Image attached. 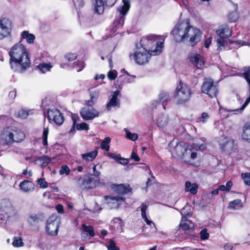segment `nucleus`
I'll return each mask as SVG.
<instances>
[{
    "label": "nucleus",
    "mask_w": 250,
    "mask_h": 250,
    "mask_svg": "<svg viewBox=\"0 0 250 250\" xmlns=\"http://www.w3.org/2000/svg\"><path fill=\"white\" fill-rule=\"evenodd\" d=\"M171 33L176 42H187L192 46L200 41L202 35V31L191 25L188 19L179 21Z\"/></svg>",
    "instance_id": "f257e3e1"
},
{
    "label": "nucleus",
    "mask_w": 250,
    "mask_h": 250,
    "mask_svg": "<svg viewBox=\"0 0 250 250\" xmlns=\"http://www.w3.org/2000/svg\"><path fill=\"white\" fill-rule=\"evenodd\" d=\"M9 55L11 68L14 71L22 72L30 67L31 62L28 54L21 41L11 48Z\"/></svg>",
    "instance_id": "f03ea898"
},
{
    "label": "nucleus",
    "mask_w": 250,
    "mask_h": 250,
    "mask_svg": "<svg viewBox=\"0 0 250 250\" xmlns=\"http://www.w3.org/2000/svg\"><path fill=\"white\" fill-rule=\"evenodd\" d=\"M158 39L159 37L156 35H149L144 37L140 41L141 47H145L147 51L152 53L153 55H158L161 53L164 43V41L154 43Z\"/></svg>",
    "instance_id": "7ed1b4c3"
},
{
    "label": "nucleus",
    "mask_w": 250,
    "mask_h": 250,
    "mask_svg": "<svg viewBox=\"0 0 250 250\" xmlns=\"http://www.w3.org/2000/svg\"><path fill=\"white\" fill-rule=\"evenodd\" d=\"M191 95L190 88L185 83L180 82L175 90V98L176 99V104H183L188 101Z\"/></svg>",
    "instance_id": "20e7f679"
},
{
    "label": "nucleus",
    "mask_w": 250,
    "mask_h": 250,
    "mask_svg": "<svg viewBox=\"0 0 250 250\" xmlns=\"http://www.w3.org/2000/svg\"><path fill=\"white\" fill-rule=\"evenodd\" d=\"M122 1L123 3V5L117 8V11L119 14L118 17H116L113 23L114 27L113 30L114 32H115L117 29L123 27L125 16L128 13L130 7L129 0H123Z\"/></svg>",
    "instance_id": "39448f33"
},
{
    "label": "nucleus",
    "mask_w": 250,
    "mask_h": 250,
    "mask_svg": "<svg viewBox=\"0 0 250 250\" xmlns=\"http://www.w3.org/2000/svg\"><path fill=\"white\" fill-rule=\"evenodd\" d=\"M153 54L147 51L145 47H137L134 52L130 55L135 62L139 65H143L147 63Z\"/></svg>",
    "instance_id": "423d86ee"
},
{
    "label": "nucleus",
    "mask_w": 250,
    "mask_h": 250,
    "mask_svg": "<svg viewBox=\"0 0 250 250\" xmlns=\"http://www.w3.org/2000/svg\"><path fill=\"white\" fill-rule=\"evenodd\" d=\"M202 91L210 97L213 98L217 95L218 92L217 86L210 78L205 79L201 87Z\"/></svg>",
    "instance_id": "0eeeda50"
},
{
    "label": "nucleus",
    "mask_w": 250,
    "mask_h": 250,
    "mask_svg": "<svg viewBox=\"0 0 250 250\" xmlns=\"http://www.w3.org/2000/svg\"><path fill=\"white\" fill-rule=\"evenodd\" d=\"M60 224V219L56 215L50 216L46 222V230L47 233L50 235H57Z\"/></svg>",
    "instance_id": "6e6552de"
},
{
    "label": "nucleus",
    "mask_w": 250,
    "mask_h": 250,
    "mask_svg": "<svg viewBox=\"0 0 250 250\" xmlns=\"http://www.w3.org/2000/svg\"><path fill=\"white\" fill-rule=\"evenodd\" d=\"M11 21L7 18L0 20V40L8 37L11 32Z\"/></svg>",
    "instance_id": "1a4fd4ad"
},
{
    "label": "nucleus",
    "mask_w": 250,
    "mask_h": 250,
    "mask_svg": "<svg viewBox=\"0 0 250 250\" xmlns=\"http://www.w3.org/2000/svg\"><path fill=\"white\" fill-rule=\"evenodd\" d=\"M170 151L174 156L184 157L185 154H189L190 149L188 148L187 144L184 143H180L173 147H170Z\"/></svg>",
    "instance_id": "9d476101"
},
{
    "label": "nucleus",
    "mask_w": 250,
    "mask_h": 250,
    "mask_svg": "<svg viewBox=\"0 0 250 250\" xmlns=\"http://www.w3.org/2000/svg\"><path fill=\"white\" fill-rule=\"evenodd\" d=\"M80 114L83 120H91L99 116V112L95 108L84 107L81 109Z\"/></svg>",
    "instance_id": "9b49d317"
},
{
    "label": "nucleus",
    "mask_w": 250,
    "mask_h": 250,
    "mask_svg": "<svg viewBox=\"0 0 250 250\" xmlns=\"http://www.w3.org/2000/svg\"><path fill=\"white\" fill-rule=\"evenodd\" d=\"M47 114L48 119L49 121H53L58 125H61L63 123V117L59 110L56 108L49 109Z\"/></svg>",
    "instance_id": "f8f14e48"
},
{
    "label": "nucleus",
    "mask_w": 250,
    "mask_h": 250,
    "mask_svg": "<svg viewBox=\"0 0 250 250\" xmlns=\"http://www.w3.org/2000/svg\"><path fill=\"white\" fill-rule=\"evenodd\" d=\"M190 62L198 69L204 67L205 61L203 57L198 54H191L189 55Z\"/></svg>",
    "instance_id": "ddd939ff"
},
{
    "label": "nucleus",
    "mask_w": 250,
    "mask_h": 250,
    "mask_svg": "<svg viewBox=\"0 0 250 250\" xmlns=\"http://www.w3.org/2000/svg\"><path fill=\"white\" fill-rule=\"evenodd\" d=\"M1 211L10 217L15 213V211L9 200H3L1 203Z\"/></svg>",
    "instance_id": "4468645a"
},
{
    "label": "nucleus",
    "mask_w": 250,
    "mask_h": 250,
    "mask_svg": "<svg viewBox=\"0 0 250 250\" xmlns=\"http://www.w3.org/2000/svg\"><path fill=\"white\" fill-rule=\"evenodd\" d=\"M119 93L120 92L118 90L113 92L111 98L106 105V108L108 111H110L112 108L119 107L120 106V100L118 99Z\"/></svg>",
    "instance_id": "2eb2a0df"
},
{
    "label": "nucleus",
    "mask_w": 250,
    "mask_h": 250,
    "mask_svg": "<svg viewBox=\"0 0 250 250\" xmlns=\"http://www.w3.org/2000/svg\"><path fill=\"white\" fill-rule=\"evenodd\" d=\"M104 199L105 201V203L107 204L110 208H118L120 204V201L123 200V198L121 196H105Z\"/></svg>",
    "instance_id": "dca6fc26"
},
{
    "label": "nucleus",
    "mask_w": 250,
    "mask_h": 250,
    "mask_svg": "<svg viewBox=\"0 0 250 250\" xmlns=\"http://www.w3.org/2000/svg\"><path fill=\"white\" fill-rule=\"evenodd\" d=\"M219 142L221 149L222 150L229 151L233 148L234 142L232 140L228 139L223 136L220 138Z\"/></svg>",
    "instance_id": "f3484780"
},
{
    "label": "nucleus",
    "mask_w": 250,
    "mask_h": 250,
    "mask_svg": "<svg viewBox=\"0 0 250 250\" xmlns=\"http://www.w3.org/2000/svg\"><path fill=\"white\" fill-rule=\"evenodd\" d=\"M219 142L221 149L222 150L229 151L233 148L234 142L232 140L228 139L223 136L220 138Z\"/></svg>",
    "instance_id": "a211bd4d"
},
{
    "label": "nucleus",
    "mask_w": 250,
    "mask_h": 250,
    "mask_svg": "<svg viewBox=\"0 0 250 250\" xmlns=\"http://www.w3.org/2000/svg\"><path fill=\"white\" fill-rule=\"evenodd\" d=\"M0 143L3 145H8L14 142L13 135L9 131H3L0 136Z\"/></svg>",
    "instance_id": "6ab92c4d"
},
{
    "label": "nucleus",
    "mask_w": 250,
    "mask_h": 250,
    "mask_svg": "<svg viewBox=\"0 0 250 250\" xmlns=\"http://www.w3.org/2000/svg\"><path fill=\"white\" fill-rule=\"evenodd\" d=\"M100 91L99 89H95L89 92L90 99L86 102V104L88 106H92L95 104L99 98Z\"/></svg>",
    "instance_id": "aec40b11"
},
{
    "label": "nucleus",
    "mask_w": 250,
    "mask_h": 250,
    "mask_svg": "<svg viewBox=\"0 0 250 250\" xmlns=\"http://www.w3.org/2000/svg\"><path fill=\"white\" fill-rule=\"evenodd\" d=\"M216 32L219 37L223 38H228L231 34L230 29L227 26L220 27Z\"/></svg>",
    "instance_id": "412c9836"
},
{
    "label": "nucleus",
    "mask_w": 250,
    "mask_h": 250,
    "mask_svg": "<svg viewBox=\"0 0 250 250\" xmlns=\"http://www.w3.org/2000/svg\"><path fill=\"white\" fill-rule=\"evenodd\" d=\"M20 188L21 190L25 192L32 191L34 189V184L28 180H24L21 182L20 185Z\"/></svg>",
    "instance_id": "4be33fe9"
},
{
    "label": "nucleus",
    "mask_w": 250,
    "mask_h": 250,
    "mask_svg": "<svg viewBox=\"0 0 250 250\" xmlns=\"http://www.w3.org/2000/svg\"><path fill=\"white\" fill-rule=\"evenodd\" d=\"M168 123V117L164 114L159 115L156 119L157 126L160 128H163L167 125Z\"/></svg>",
    "instance_id": "5701e85b"
},
{
    "label": "nucleus",
    "mask_w": 250,
    "mask_h": 250,
    "mask_svg": "<svg viewBox=\"0 0 250 250\" xmlns=\"http://www.w3.org/2000/svg\"><path fill=\"white\" fill-rule=\"evenodd\" d=\"M158 100L162 104L163 108L165 109L167 103L170 100V97L167 92L162 91L159 95Z\"/></svg>",
    "instance_id": "b1692460"
},
{
    "label": "nucleus",
    "mask_w": 250,
    "mask_h": 250,
    "mask_svg": "<svg viewBox=\"0 0 250 250\" xmlns=\"http://www.w3.org/2000/svg\"><path fill=\"white\" fill-rule=\"evenodd\" d=\"M97 154L98 150L96 149L90 152L81 154V157L83 161L86 162H91L96 157Z\"/></svg>",
    "instance_id": "393cba45"
},
{
    "label": "nucleus",
    "mask_w": 250,
    "mask_h": 250,
    "mask_svg": "<svg viewBox=\"0 0 250 250\" xmlns=\"http://www.w3.org/2000/svg\"><path fill=\"white\" fill-rule=\"evenodd\" d=\"M198 188V186L196 183L187 181L185 183V190L186 192H189L192 194H195L197 192Z\"/></svg>",
    "instance_id": "a878e982"
},
{
    "label": "nucleus",
    "mask_w": 250,
    "mask_h": 250,
    "mask_svg": "<svg viewBox=\"0 0 250 250\" xmlns=\"http://www.w3.org/2000/svg\"><path fill=\"white\" fill-rule=\"evenodd\" d=\"M22 39H25L27 43L32 44L35 39V36L33 34L29 33L27 31H24L21 33V38L20 41L21 42Z\"/></svg>",
    "instance_id": "bb28decb"
},
{
    "label": "nucleus",
    "mask_w": 250,
    "mask_h": 250,
    "mask_svg": "<svg viewBox=\"0 0 250 250\" xmlns=\"http://www.w3.org/2000/svg\"><path fill=\"white\" fill-rule=\"evenodd\" d=\"M243 206L240 199H236L230 201L229 203L228 208L230 209L237 210L241 208Z\"/></svg>",
    "instance_id": "cd10ccee"
},
{
    "label": "nucleus",
    "mask_w": 250,
    "mask_h": 250,
    "mask_svg": "<svg viewBox=\"0 0 250 250\" xmlns=\"http://www.w3.org/2000/svg\"><path fill=\"white\" fill-rule=\"evenodd\" d=\"M12 133L13 135L14 142H20L25 138V135L21 131L14 130Z\"/></svg>",
    "instance_id": "c85d7f7f"
},
{
    "label": "nucleus",
    "mask_w": 250,
    "mask_h": 250,
    "mask_svg": "<svg viewBox=\"0 0 250 250\" xmlns=\"http://www.w3.org/2000/svg\"><path fill=\"white\" fill-rule=\"evenodd\" d=\"M42 217V215L41 214L31 213L29 215L27 221L30 225H33L38 223Z\"/></svg>",
    "instance_id": "c756f323"
},
{
    "label": "nucleus",
    "mask_w": 250,
    "mask_h": 250,
    "mask_svg": "<svg viewBox=\"0 0 250 250\" xmlns=\"http://www.w3.org/2000/svg\"><path fill=\"white\" fill-rule=\"evenodd\" d=\"M115 190L119 194H125L130 191V188L128 185L126 186L123 184H120L116 186Z\"/></svg>",
    "instance_id": "7c9ffc66"
},
{
    "label": "nucleus",
    "mask_w": 250,
    "mask_h": 250,
    "mask_svg": "<svg viewBox=\"0 0 250 250\" xmlns=\"http://www.w3.org/2000/svg\"><path fill=\"white\" fill-rule=\"evenodd\" d=\"M96 4L94 7V11L98 14H102L104 12V6L105 4L103 0H95Z\"/></svg>",
    "instance_id": "2f4dec72"
},
{
    "label": "nucleus",
    "mask_w": 250,
    "mask_h": 250,
    "mask_svg": "<svg viewBox=\"0 0 250 250\" xmlns=\"http://www.w3.org/2000/svg\"><path fill=\"white\" fill-rule=\"evenodd\" d=\"M95 182L93 179L86 176L83 189H88L93 188L95 186Z\"/></svg>",
    "instance_id": "473e14b6"
},
{
    "label": "nucleus",
    "mask_w": 250,
    "mask_h": 250,
    "mask_svg": "<svg viewBox=\"0 0 250 250\" xmlns=\"http://www.w3.org/2000/svg\"><path fill=\"white\" fill-rule=\"evenodd\" d=\"M37 163H41L42 167L47 166L51 161V159L47 156H43L37 158L36 160Z\"/></svg>",
    "instance_id": "72a5a7b5"
},
{
    "label": "nucleus",
    "mask_w": 250,
    "mask_h": 250,
    "mask_svg": "<svg viewBox=\"0 0 250 250\" xmlns=\"http://www.w3.org/2000/svg\"><path fill=\"white\" fill-rule=\"evenodd\" d=\"M242 138L250 143V125H245L243 127Z\"/></svg>",
    "instance_id": "f704fd0d"
},
{
    "label": "nucleus",
    "mask_w": 250,
    "mask_h": 250,
    "mask_svg": "<svg viewBox=\"0 0 250 250\" xmlns=\"http://www.w3.org/2000/svg\"><path fill=\"white\" fill-rule=\"evenodd\" d=\"M205 142V138H202L201 139H197L194 140V142L193 144V147L195 148L198 147V148L200 150L204 149L206 148Z\"/></svg>",
    "instance_id": "c9c22d12"
},
{
    "label": "nucleus",
    "mask_w": 250,
    "mask_h": 250,
    "mask_svg": "<svg viewBox=\"0 0 250 250\" xmlns=\"http://www.w3.org/2000/svg\"><path fill=\"white\" fill-rule=\"evenodd\" d=\"M37 67L42 73H45L50 70L51 68L52 67V65L50 63H42L39 64Z\"/></svg>",
    "instance_id": "e433bc0d"
},
{
    "label": "nucleus",
    "mask_w": 250,
    "mask_h": 250,
    "mask_svg": "<svg viewBox=\"0 0 250 250\" xmlns=\"http://www.w3.org/2000/svg\"><path fill=\"white\" fill-rule=\"evenodd\" d=\"M180 226L182 229L185 230L191 229L193 227V225L191 222L187 219L184 221L182 219Z\"/></svg>",
    "instance_id": "4c0bfd02"
},
{
    "label": "nucleus",
    "mask_w": 250,
    "mask_h": 250,
    "mask_svg": "<svg viewBox=\"0 0 250 250\" xmlns=\"http://www.w3.org/2000/svg\"><path fill=\"white\" fill-rule=\"evenodd\" d=\"M226 39L219 37V38L217 39V50H221L223 49L226 48V45L227 44Z\"/></svg>",
    "instance_id": "58836bf2"
},
{
    "label": "nucleus",
    "mask_w": 250,
    "mask_h": 250,
    "mask_svg": "<svg viewBox=\"0 0 250 250\" xmlns=\"http://www.w3.org/2000/svg\"><path fill=\"white\" fill-rule=\"evenodd\" d=\"M82 229L84 232L88 233L90 237H93L95 235L93 228L92 226H87L83 224L82 225Z\"/></svg>",
    "instance_id": "ea45409f"
},
{
    "label": "nucleus",
    "mask_w": 250,
    "mask_h": 250,
    "mask_svg": "<svg viewBox=\"0 0 250 250\" xmlns=\"http://www.w3.org/2000/svg\"><path fill=\"white\" fill-rule=\"evenodd\" d=\"M111 141L109 137H106L101 143V147L102 149L108 151L109 149V143Z\"/></svg>",
    "instance_id": "a19ab883"
},
{
    "label": "nucleus",
    "mask_w": 250,
    "mask_h": 250,
    "mask_svg": "<svg viewBox=\"0 0 250 250\" xmlns=\"http://www.w3.org/2000/svg\"><path fill=\"white\" fill-rule=\"evenodd\" d=\"M126 133V137L131 141H135L138 139V135L137 133H131L129 130L125 129Z\"/></svg>",
    "instance_id": "79ce46f5"
},
{
    "label": "nucleus",
    "mask_w": 250,
    "mask_h": 250,
    "mask_svg": "<svg viewBox=\"0 0 250 250\" xmlns=\"http://www.w3.org/2000/svg\"><path fill=\"white\" fill-rule=\"evenodd\" d=\"M29 115V111H26L24 109H21L19 110L16 114V116L18 117L21 118V119H25Z\"/></svg>",
    "instance_id": "37998d69"
},
{
    "label": "nucleus",
    "mask_w": 250,
    "mask_h": 250,
    "mask_svg": "<svg viewBox=\"0 0 250 250\" xmlns=\"http://www.w3.org/2000/svg\"><path fill=\"white\" fill-rule=\"evenodd\" d=\"M142 218L144 220V221L146 222V224L150 226V227H152V231L153 232H156L157 230V229L156 227L155 224L154 223L151 221L148 220V219L147 218V216H146L145 217H142Z\"/></svg>",
    "instance_id": "c03bdc74"
},
{
    "label": "nucleus",
    "mask_w": 250,
    "mask_h": 250,
    "mask_svg": "<svg viewBox=\"0 0 250 250\" xmlns=\"http://www.w3.org/2000/svg\"><path fill=\"white\" fill-rule=\"evenodd\" d=\"M243 75L245 79L249 83V87L250 88V66L245 69Z\"/></svg>",
    "instance_id": "a18cd8bd"
},
{
    "label": "nucleus",
    "mask_w": 250,
    "mask_h": 250,
    "mask_svg": "<svg viewBox=\"0 0 250 250\" xmlns=\"http://www.w3.org/2000/svg\"><path fill=\"white\" fill-rule=\"evenodd\" d=\"M73 67L76 69L77 72L81 71L84 67V64L82 62H75L73 63Z\"/></svg>",
    "instance_id": "49530a36"
},
{
    "label": "nucleus",
    "mask_w": 250,
    "mask_h": 250,
    "mask_svg": "<svg viewBox=\"0 0 250 250\" xmlns=\"http://www.w3.org/2000/svg\"><path fill=\"white\" fill-rule=\"evenodd\" d=\"M76 125V128L79 130H88L89 129V125L85 123H82Z\"/></svg>",
    "instance_id": "de8ad7c7"
},
{
    "label": "nucleus",
    "mask_w": 250,
    "mask_h": 250,
    "mask_svg": "<svg viewBox=\"0 0 250 250\" xmlns=\"http://www.w3.org/2000/svg\"><path fill=\"white\" fill-rule=\"evenodd\" d=\"M48 134V128H44L42 134V144L44 146L47 145V136Z\"/></svg>",
    "instance_id": "09e8293b"
},
{
    "label": "nucleus",
    "mask_w": 250,
    "mask_h": 250,
    "mask_svg": "<svg viewBox=\"0 0 250 250\" xmlns=\"http://www.w3.org/2000/svg\"><path fill=\"white\" fill-rule=\"evenodd\" d=\"M59 173L61 175L65 174L66 175H68L70 173L69 168L66 165H62L59 171Z\"/></svg>",
    "instance_id": "8fccbe9b"
},
{
    "label": "nucleus",
    "mask_w": 250,
    "mask_h": 250,
    "mask_svg": "<svg viewBox=\"0 0 250 250\" xmlns=\"http://www.w3.org/2000/svg\"><path fill=\"white\" fill-rule=\"evenodd\" d=\"M37 183L42 188H45L48 187V183L45 181L44 178L38 179Z\"/></svg>",
    "instance_id": "3c124183"
},
{
    "label": "nucleus",
    "mask_w": 250,
    "mask_h": 250,
    "mask_svg": "<svg viewBox=\"0 0 250 250\" xmlns=\"http://www.w3.org/2000/svg\"><path fill=\"white\" fill-rule=\"evenodd\" d=\"M22 240L21 238L15 237L13 242V245L14 247H19L23 246Z\"/></svg>",
    "instance_id": "603ef678"
},
{
    "label": "nucleus",
    "mask_w": 250,
    "mask_h": 250,
    "mask_svg": "<svg viewBox=\"0 0 250 250\" xmlns=\"http://www.w3.org/2000/svg\"><path fill=\"white\" fill-rule=\"evenodd\" d=\"M242 177L244 183L247 185H250V172L242 174Z\"/></svg>",
    "instance_id": "864d4df0"
},
{
    "label": "nucleus",
    "mask_w": 250,
    "mask_h": 250,
    "mask_svg": "<svg viewBox=\"0 0 250 250\" xmlns=\"http://www.w3.org/2000/svg\"><path fill=\"white\" fill-rule=\"evenodd\" d=\"M86 177H80L76 181L77 185L82 188H83Z\"/></svg>",
    "instance_id": "5fc2aeb1"
},
{
    "label": "nucleus",
    "mask_w": 250,
    "mask_h": 250,
    "mask_svg": "<svg viewBox=\"0 0 250 250\" xmlns=\"http://www.w3.org/2000/svg\"><path fill=\"white\" fill-rule=\"evenodd\" d=\"M117 76V72L116 71L113 70L110 71L107 73V77L110 80H115Z\"/></svg>",
    "instance_id": "6e6d98bb"
},
{
    "label": "nucleus",
    "mask_w": 250,
    "mask_h": 250,
    "mask_svg": "<svg viewBox=\"0 0 250 250\" xmlns=\"http://www.w3.org/2000/svg\"><path fill=\"white\" fill-rule=\"evenodd\" d=\"M9 218L8 216L2 213H0V225L4 226L6 223L7 219Z\"/></svg>",
    "instance_id": "4d7b16f0"
},
{
    "label": "nucleus",
    "mask_w": 250,
    "mask_h": 250,
    "mask_svg": "<svg viewBox=\"0 0 250 250\" xmlns=\"http://www.w3.org/2000/svg\"><path fill=\"white\" fill-rule=\"evenodd\" d=\"M107 249L108 250H120V249L116 246L115 242L112 240H110Z\"/></svg>",
    "instance_id": "13d9d810"
},
{
    "label": "nucleus",
    "mask_w": 250,
    "mask_h": 250,
    "mask_svg": "<svg viewBox=\"0 0 250 250\" xmlns=\"http://www.w3.org/2000/svg\"><path fill=\"white\" fill-rule=\"evenodd\" d=\"M65 58L67 61L71 62L77 58V55L75 53H67L65 56Z\"/></svg>",
    "instance_id": "bf43d9fd"
},
{
    "label": "nucleus",
    "mask_w": 250,
    "mask_h": 250,
    "mask_svg": "<svg viewBox=\"0 0 250 250\" xmlns=\"http://www.w3.org/2000/svg\"><path fill=\"white\" fill-rule=\"evenodd\" d=\"M201 238L202 240H206L209 237V234L207 232V230L206 229H202L200 231Z\"/></svg>",
    "instance_id": "052dcab7"
},
{
    "label": "nucleus",
    "mask_w": 250,
    "mask_h": 250,
    "mask_svg": "<svg viewBox=\"0 0 250 250\" xmlns=\"http://www.w3.org/2000/svg\"><path fill=\"white\" fill-rule=\"evenodd\" d=\"M209 116L208 114V113L206 112H203L202 115L201 117L200 118V121L202 122L203 123H205L209 119Z\"/></svg>",
    "instance_id": "680f3d73"
},
{
    "label": "nucleus",
    "mask_w": 250,
    "mask_h": 250,
    "mask_svg": "<svg viewBox=\"0 0 250 250\" xmlns=\"http://www.w3.org/2000/svg\"><path fill=\"white\" fill-rule=\"evenodd\" d=\"M74 3L76 7H82L84 4L83 0H73Z\"/></svg>",
    "instance_id": "e2e57ef3"
},
{
    "label": "nucleus",
    "mask_w": 250,
    "mask_h": 250,
    "mask_svg": "<svg viewBox=\"0 0 250 250\" xmlns=\"http://www.w3.org/2000/svg\"><path fill=\"white\" fill-rule=\"evenodd\" d=\"M107 155L113 159L114 160H115V161L118 162L119 161L120 158H121L120 156V155H117V154H115L114 153H108Z\"/></svg>",
    "instance_id": "0e129e2a"
},
{
    "label": "nucleus",
    "mask_w": 250,
    "mask_h": 250,
    "mask_svg": "<svg viewBox=\"0 0 250 250\" xmlns=\"http://www.w3.org/2000/svg\"><path fill=\"white\" fill-rule=\"evenodd\" d=\"M147 205H145V204L142 205L141 208L142 217H146V211L147 209Z\"/></svg>",
    "instance_id": "69168bd1"
},
{
    "label": "nucleus",
    "mask_w": 250,
    "mask_h": 250,
    "mask_svg": "<svg viewBox=\"0 0 250 250\" xmlns=\"http://www.w3.org/2000/svg\"><path fill=\"white\" fill-rule=\"evenodd\" d=\"M130 158L131 159L134 160L136 162H138L140 160L139 157L137 155L136 153L134 151L132 152Z\"/></svg>",
    "instance_id": "338daca9"
},
{
    "label": "nucleus",
    "mask_w": 250,
    "mask_h": 250,
    "mask_svg": "<svg viewBox=\"0 0 250 250\" xmlns=\"http://www.w3.org/2000/svg\"><path fill=\"white\" fill-rule=\"evenodd\" d=\"M22 174L27 178H29L32 176V172L31 170H28L26 169L23 171Z\"/></svg>",
    "instance_id": "774afa93"
}]
</instances>
